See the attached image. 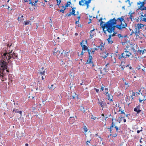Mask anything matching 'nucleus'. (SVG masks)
<instances>
[{"mask_svg":"<svg viewBox=\"0 0 146 146\" xmlns=\"http://www.w3.org/2000/svg\"><path fill=\"white\" fill-rule=\"evenodd\" d=\"M124 17L121 16L115 19V18L111 19L106 23L103 25V22L102 21V18H101L99 20L100 23V25L103 29L104 33L107 31L109 33L112 32L113 33L111 36H113L115 35V33L114 32L115 28H116L119 30H122L124 29H126L127 26V23L125 22Z\"/></svg>","mask_w":146,"mask_h":146,"instance_id":"nucleus-1","label":"nucleus"},{"mask_svg":"<svg viewBox=\"0 0 146 146\" xmlns=\"http://www.w3.org/2000/svg\"><path fill=\"white\" fill-rule=\"evenodd\" d=\"M13 50L8 53L5 52L2 57L0 60V78L2 81H5L7 79V73L5 72L6 70L7 72H9V69L7 67V64L6 60H9L12 58L11 53Z\"/></svg>","mask_w":146,"mask_h":146,"instance_id":"nucleus-2","label":"nucleus"},{"mask_svg":"<svg viewBox=\"0 0 146 146\" xmlns=\"http://www.w3.org/2000/svg\"><path fill=\"white\" fill-rule=\"evenodd\" d=\"M82 51L81 52V54L82 55L84 54V52H83V50H87L88 52V53L89 54V59L87 60V64H90L92 65V66H94V64H93L92 62V56L90 55V50L88 49V47L87 46H86L85 47H83L82 48Z\"/></svg>","mask_w":146,"mask_h":146,"instance_id":"nucleus-3","label":"nucleus"},{"mask_svg":"<svg viewBox=\"0 0 146 146\" xmlns=\"http://www.w3.org/2000/svg\"><path fill=\"white\" fill-rule=\"evenodd\" d=\"M124 50H127L129 52H130L131 53L135 52L134 45L131 44H127L124 48Z\"/></svg>","mask_w":146,"mask_h":146,"instance_id":"nucleus-4","label":"nucleus"},{"mask_svg":"<svg viewBox=\"0 0 146 146\" xmlns=\"http://www.w3.org/2000/svg\"><path fill=\"white\" fill-rule=\"evenodd\" d=\"M146 3V0H144L142 2L139 1L137 3V5H140L139 9L141 11L146 10V7L144 6L145 4Z\"/></svg>","mask_w":146,"mask_h":146,"instance_id":"nucleus-5","label":"nucleus"},{"mask_svg":"<svg viewBox=\"0 0 146 146\" xmlns=\"http://www.w3.org/2000/svg\"><path fill=\"white\" fill-rule=\"evenodd\" d=\"M40 75L42 76V80H43L44 79L46 78V76L45 75V70H44V67H42L41 68V70L40 71V72H39Z\"/></svg>","mask_w":146,"mask_h":146,"instance_id":"nucleus-6","label":"nucleus"},{"mask_svg":"<svg viewBox=\"0 0 146 146\" xmlns=\"http://www.w3.org/2000/svg\"><path fill=\"white\" fill-rule=\"evenodd\" d=\"M54 50L53 54L57 57H60L62 55V53L60 51L58 50L57 48H55Z\"/></svg>","mask_w":146,"mask_h":146,"instance_id":"nucleus-7","label":"nucleus"},{"mask_svg":"<svg viewBox=\"0 0 146 146\" xmlns=\"http://www.w3.org/2000/svg\"><path fill=\"white\" fill-rule=\"evenodd\" d=\"M140 21L141 22H146V13L144 14H141L140 16ZM146 30V26L145 27Z\"/></svg>","mask_w":146,"mask_h":146,"instance_id":"nucleus-8","label":"nucleus"},{"mask_svg":"<svg viewBox=\"0 0 146 146\" xmlns=\"http://www.w3.org/2000/svg\"><path fill=\"white\" fill-rule=\"evenodd\" d=\"M134 110L137 112V114H139L140 113H141L142 114L143 113V111L140 110V105L137 106L136 108H134Z\"/></svg>","mask_w":146,"mask_h":146,"instance_id":"nucleus-9","label":"nucleus"},{"mask_svg":"<svg viewBox=\"0 0 146 146\" xmlns=\"http://www.w3.org/2000/svg\"><path fill=\"white\" fill-rule=\"evenodd\" d=\"M125 51L122 53L124 56V58H125L127 57H129L130 55L131 54L130 52H129L126 50H124Z\"/></svg>","mask_w":146,"mask_h":146,"instance_id":"nucleus-10","label":"nucleus"},{"mask_svg":"<svg viewBox=\"0 0 146 146\" xmlns=\"http://www.w3.org/2000/svg\"><path fill=\"white\" fill-rule=\"evenodd\" d=\"M115 127V128L116 131L117 132L119 131V130L120 131V130L119 129L118 127H117L116 126H115V123L114 122H112L111 124V125L110 126V127L109 128H108V129H109L110 132H111V129L113 127ZM119 132H120V131H119Z\"/></svg>","mask_w":146,"mask_h":146,"instance_id":"nucleus-11","label":"nucleus"},{"mask_svg":"<svg viewBox=\"0 0 146 146\" xmlns=\"http://www.w3.org/2000/svg\"><path fill=\"white\" fill-rule=\"evenodd\" d=\"M101 57L104 58L105 59L109 55V53L107 52L106 50L104 51L101 54Z\"/></svg>","mask_w":146,"mask_h":146,"instance_id":"nucleus-12","label":"nucleus"},{"mask_svg":"<svg viewBox=\"0 0 146 146\" xmlns=\"http://www.w3.org/2000/svg\"><path fill=\"white\" fill-rule=\"evenodd\" d=\"M98 104H99L102 108V110L103 108H104L106 106V102L102 101H100L99 99H98Z\"/></svg>","mask_w":146,"mask_h":146,"instance_id":"nucleus-13","label":"nucleus"},{"mask_svg":"<svg viewBox=\"0 0 146 146\" xmlns=\"http://www.w3.org/2000/svg\"><path fill=\"white\" fill-rule=\"evenodd\" d=\"M76 9V8H75V7H73V8H72V11L71 12H70V13H67L66 15L65 16L69 17L70 16H71V15H73L74 16H76V14H75V11L74 10V9Z\"/></svg>","mask_w":146,"mask_h":146,"instance_id":"nucleus-14","label":"nucleus"},{"mask_svg":"<svg viewBox=\"0 0 146 146\" xmlns=\"http://www.w3.org/2000/svg\"><path fill=\"white\" fill-rule=\"evenodd\" d=\"M134 32L136 37L137 38L138 37H139V36L140 35V31L138 29L135 28L134 29Z\"/></svg>","mask_w":146,"mask_h":146,"instance_id":"nucleus-15","label":"nucleus"},{"mask_svg":"<svg viewBox=\"0 0 146 146\" xmlns=\"http://www.w3.org/2000/svg\"><path fill=\"white\" fill-rule=\"evenodd\" d=\"M145 25L141 23H138L135 27L136 29L139 30L140 29L144 27Z\"/></svg>","mask_w":146,"mask_h":146,"instance_id":"nucleus-16","label":"nucleus"},{"mask_svg":"<svg viewBox=\"0 0 146 146\" xmlns=\"http://www.w3.org/2000/svg\"><path fill=\"white\" fill-rule=\"evenodd\" d=\"M13 111L15 113H19L21 115V117L22 116V111H19V109H16L14 108L13 109Z\"/></svg>","mask_w":146,"mask_h":146,"instance_id":"nucleus-17","label":"nucleus"},{"mask_svg":"<svg viewBox=\"0 0 146 146\" xmlns=\"http://www.w3.org/2000/svg\"><path fill=\"white\" fill-rule=\"evenodd\" d=\"M95 30V29H93L90 32V38H92L93 37H94V36L95 34V33L94 31Z\"/></svg>","mask_w":146,"mask_h":146,"instance_id":"nucleus-18","label":"nucleus"},{"mask_svg":"<svg viewBox=\"0 0 146 146\" xmlns=\"http://www.w3.org/2000/svg\"><path fill=\"white\" fill-rule=\"evenodd\" d=\"M111 35H109V38L107 39L108 43L112 44L113 43V41L111 40Z\"/></svg>","mask_w":146,"mask_h":146,"instance_id":"nucleus-19","label":"nucleus"},{"mask_svg":"<svg viewBox=\"0 0 146 146\" xmlns=\"http://www.w3.org/2000/svg\"><path fill=\"white\" fill-rule=\"evenodd\" d=\"M103 44V43H101L99 46H96V47L99 48L101 51H102L104 48V46Z\"/></svg>","mask_w":146,"mask_h":146,"instance_id":"nucleus-20","label":"nucleus"},{"mask_svg":"<svg viewBox=\"0 0 146 146\" xmlns=\"http://www.w3.org/2000/svg\"><path fill=\"white\" fill-rule=\"evenodd\" d=\"M83 129L84 131V133L85 134V136H86V137H88L89 135H88L86 133L88 131V129H87V128L86 127V126L84 125V128H83Z\"/></svg>","mask_w":146,"mask_h":146,"instance_id":"nucleus-21","label":"nucleus"},{"mask_svg":"<svg viewBox=\"0 0 146 146\" xmlns=\"http://www.w3.org/2000/svg\"><path fill=\"white\" fill-rule=\"evenodd\" d=\"M143 98H142L141 97H140L139 99V102L140 103H142V101H144L146 100V99H145V94H143Z\"/></svg>","mask_w":146,"mask_h":146,"instance_id":"nucleus-22","label":"nucleus"},{"mask_svg":"<svg viewBox=\"0 0 146 146\" xmlns=\"http://www.w3.org/2000/svg\"><path fill=\"white\" fill-rule=\"evenodd\" d=\"M85 0H81V1H79V4L80 6H83L86 4V3H85Z\"/></svg>","mask_w":146,"mask_h":146,"instance_id":"nucleus-23","label":"nucleus"},{"mask_svg":"<svg viewBox=\"0 0 146 146\" xmlns=\"http://www.w3.org/2000/svg\"><path fill=\"white\" fill-rule=\"evenodd\" d=\"M12 58H13L14 59L17 58V54L16 53L14 52L13 53L12 55H11Z\"/></svg>","mask_w":146,"mask_h":146,"instance_id":"nucleus-24","label":"nucleus"},{"mask_svg":"<svg viewBox=\"0 0 146 146\" xmlns=\"http://www.w3.org/2000/svg\"><path fill=\"white\" fill-rule=\"evenodd\" d=\"M125 117L121 115V117L118 118V120H119V123H120L121 122L122 120H123L124 118Z\"/></svg>","mask_w":146,"mask_h":146,"instance_id":"nucleus-25","label":"nucleus"},{"mask_svg":"<svg viewBox=\"0 0 146 146\" xmlns=\"http://www.w3.org/2000/svg\"><path fill=\"white\" fill-rule=\"evenodd\" d=\"M81 44H84V45H87V40H82V41L80 42V45Z\"/></svg>","mask_w":146,"mask_h":146,"instance_id":"nucleus-26","label":"nucleus"},{"mask_svg":"<svg viewBox=\"0 0 146 146\" xmlns=\"http://www.w3.org/2000/svg\"><path fill=\"white\" fill-rule=\"evenodd\" d=\"M141 66L143 67V68L144 67L141 64L140 65H138L137 67V68L138 69V70H139L141 69H142V70L143 71H144V69H143V68H141Z\"/></svg>","mask_w":146,"mask_h":146,"instance_id":"nucleus-27","label":"nucleus"},{"mask_svg":"<svg viewBox=\"0 0 146 146\" xmlns=\"http://www.w3.org/2000/svg\"><path fill=\"white\" fill-rule=\"evenodd\" d=\"M71 4V2L70 1H68L67 2L66 4L64 6L65 8L68 7L70 6V5Z\"/></svg>","mask_w":146,"mask_h":146,"instance_id":"nucleus-28","label":"nucleus"},{"mask_svg":"<svg viewBox=\"0 0 146 146\" xmlns=\"http://www.w3.org/2000/svg\"><path fill=\"white\" fill-rule=\"evenodd\" d=\"M134 14V13H132L130 14L129 17L130 19L131 20H132V19H135L134 18V17L133 16V15Z\"/></svg>","mask_w":146,"mask_h":146,"instance_id":"nucleus-29","label":"nucleus"},{"mask_svg":"<svg viewBox=\"0 0 146 146\" xmlns=\"http://www.w3.org/2000/svg\"><path fill=\"white\" fill-rule=\"evenodd\" d=\"M62 7L63 8V9H60V12H61L62 13H64V10L66 9V8L64 5L62 6Z\"/></svg>","mask_w":146,"mask_h":146,"instance_id":"nucleus-30","label":"nucleus"},{"mask_svg":"<svg viewBox=\"0 0 146 146\" xmlns=\"http://www.w3.org/2000/svg\"><path fill=\"white\" fill-rule=\"evenodd\" d=\"M29 4H31L32 5V6H34L35 7H36L37 6V4H36V3H35L34 4H33V2L32 1H31L29 2Z\"/></svg>","mask_w":146,"mask_h":146,"instance_id":"nucleus-31","label":"nucleus"},{"mask_svg":"<svg viewBox=\"0 0 146 146\" xmlns=\"http://www.w3.org/2000/svg\"><path fill=\"white\" fill-rule=\"evenodd\" d=\"M124 58V56L123 54H122V53L121 54V55L119 56L118 59L120 60H121L122 58Z\"/></svg>","mask_w":146,"mask_h":146,"instance_id":"nucleus-32","label":"nucleus"},{"mask_svg":"<svg viewBox=\"0 0 146 146\" xmlns=\"http://www.w3.org/2000/svg\"><path fill=\"white\" fill-rule=\"evenodd\" d=\"M145 51V50L144 49L143 50H138V52H139L140 53H142V54H143L145 53V52H144Z\"/></svg>","mask_w":146,"mask_h":146,"instance_id":"nucleus-33","label":"nucleus"},{"mask_svg":"<svg viewBox=\"0 0 146 146\" xmlns=\"http://www.w3.org/2000/svg\"><path fill=\"white\" fill-rule=\"evenodd\" d=\"M77 18L78 19V20L79 21V20L80 19V15L79 14V13L78 11H77Z\"/></svg>","mask_w":146,"mask_h":146,"instance_id":"nucleus-34","label":"nucleus"},{"mask_svg":"<svg viewBox=\"0 0 146 146\" xmlns=\"http://www.w3.org/2000/svg\"><path fill=\"white\" fill-rule=\"evenodd\" d=\"M56 1L57 3V5L59 6L61 2V0H56Z\"/></svg>","mask_w":146,"mask_h":146,"instance_id":"nucleus-35","label":"nucleus"},{"mask_svg":"<svg viewBox=\"0 0 146 146\" xmlns=\"http://www.w3.org/2000/svg\"><path fill=\"white\" fill-rule=\"evenodd\" d=\"M140 142L141 143H143L145 142V141L144 140L143 138L141 137V139L140 140Z\"/></svg>","mask_w":146,"mask_h":146,"instance_id":"nucleus-36","label":"nucleus"},{"mask_svg":"<svg viewBox=\"0 0 146 146\" xmlns=\"http://www.w3.org/2000/svg\"><path fill=\"white\" fill-rule=\"evenodd\" d=\"M30 22V21H26L24 23V25H28Z\"/></svg>","mask_w":146,"mask_h":146,"instance_id":"nucleus-37","label":"nucleus"},{"mask_svg":"<svg viewBox=\"0 0 146 146\" xmlns=\"http://www.w3.org/2000/svg\"><path fill=\"white\" fill-rule=\"evenodd\" d=\"M54 85L53 84H52L50 87H49V86H48V88L49 89H51L52 90H54V88L53 87Z\"/></svg>","mask_w":146,"mask_h":146,"instance_id":"nucleus-38","label":"nucleus"},{"mask_svg":"<svg viewBox=\"0 0 146 146\" xmlns=\"http://www.w3.org/2000/svg\"><path fill=\"white\" fill-rule=\"evenodd\" d=\"M121 113L122 114H123V115H121L122 116H123L124 117H125L126 116L125 114V113L123 112V110H122V111H121Z\"/></svg>","mask_w":146,"mask_h":146,"instance_id":"nucleus-39","label":"nucleus"},{"mask_svg":"<svg viewBox=\"0 0 146 146\" xmlns=\"http://www.w3.org/2000/svg\"><path fill=\"white\" fill-rule=\"evenodd\" d=\"M94 52H95V51L93 49L92 50V51H91L90 50V54H91L92 55V54H94ZM90 55H91L90 54Z\"/></svg>","mask_w":146,"mask_h":146,"instance_id":"nucleus-40","label":"nucleus"},{"mask_svg":"<svg viewBox=\"0 0 146 146\" xmlns=\"http://www.w3.org/2000/svg\"><path fill=\"white\" fill-rule=\"evenodd\" d=\"M129 30L130 31H131V33L130 34V35H132L134 33V31H133L132 29H130Z\"/></svg>","mask_w":146,"mask_h":146,"instance_id":"nucleus-41","label":"nucleus"},{"mask_svg":"<svg viewBox=\"0 0 146 146\" xmlns=\"http://www.w3.org/2000/svg\"><path fill=\"white\" fill-rule=\"evenodd\" d=\"M91 1L90 0H89V1H85V3H86V4H89L91 2Z\"/></svg>","mask_w":146,"mask_h":146,"instance_id":"nucleus-42","label":"nucleus"},{"mask_svg":"<svg viewBox=\"0 0 146 146\" xmlns=\"http://www.w3.org/2000/svg\"><path fill=\"white\" fill-rule=\"evenodd\" d=\"M18 19V21H23L24 20V19H22L21 18V17H19Z\"/></svg>","mask_w":146,"mask_h":146,"instance_id":"nucleus-43","label":"nucleus"},{"mask_svg":"<svg viewBox=\"0 0 146 146\" xmlns=\"http://www.w3.org/2000/svg\"><path fill=\"white\" fill-rule=\"evenodd\" d=\"M110 95L109 94H108V100H110V101H112V99L111 98H110Z\"/></svg>","mask_w":146,"mask_h":146,"instance_id":"nucleus-44","label":"nucleus"},{"mask_svg":"<svg viewBox=\"0 0 146 146\" xmlns=\"http://www.w3.org/2000/svg\"><path fill=\"white\" fill-rule=\"evenodd\" d=\"M105 90H106V91L105 92V93H106V94H108V88H105Z\"/></svg>","mask_w":146,"mask_h":146,"instance_id":"nucleus-45","label":"nucleus"},{"mask_svg":"<svg viewBox=\"0 0 146 146\" xmlns=\"http://www.w3.org/2000/svg\"><path fill=\"white\" fill-rule=\"evenodd\" d=\"M38 89L40 91H42L43 90V88L42 86H40L39 87Z\"/></svg>","mask_w":146,"mask_h":146,"instance_id":"nucleus-46","label":"nucleus"},{"mask_svg":"<svg viewBox=\"0 0 146 146\" xmlns=\"http://www.w3.org/2000/svg\"><path fill=\"white\" fill-rule=\"evenodd\" d=\"M125 68V66L124 65H123L121 66V69L123 70L124 68Z\"/></svg>","mask_w":146,"mask_h":146,"instance_id":"nucleus-47","label":"nucleus"},{"mask_svg":"<svg viewBox=\"0 0 146 146\" xmlns=\"http://www.w3.org/2000/svg\"><path fill=\"white\" fill-rule=\"evenodd\" d=\"M96 118V117H93V115H92L91 119H93L94 120H95Z\"/></svg>","mask_w":146,"mask_h":146,"instance_id":"nucleus-48","label":"nucleus"},{"mask_svg":"<svg viewBox=\"0 0 146 146\" xmlns=\"http://www.w3.org/2000/svg\"><path fill=\"white\" fill-rule=\"evenodd\" d=\"M117 36L119 38H120L122 37L121 35L120 34H118Z\"/></svg>","mask_w":146,"mask_h":146,"instance_id":"nucleus-49","label":"nucleus"},{"mask_svg":"<svg viewBox=\"0 0 146 146\" xmlns=\"http://www.w3.org/2000/svg\"><path fill=\"white\" fill-rule=\"evenodd\" d=\"M135 93L134 92H133L132 93V95H131V97L133 96H135Z\"/></svg>","mask_w":146,"mask_h":146,"instance_id":"nucleus-50","label":"nucleus"},{"mask_svg":"<svg viewBox=\"0 0 146 146\" xmlns=\"http://www.w3.org/2000/svg\"><path fill=\"white\" fill-rule=\"evenodd\" d=\"M93 49L94 50V51H95V50L97 51L98 50H99V48H94Z\"/></svg>","mask_w":146,"mask_h":146,"instance_id":"nucleus-51","label":"nucleus"},{"mask_svg":"<svg viewBox=\"0 0 146 146\" xmlns=\"http://www.w3.org/2000/svg\"><path fill=\"white\" fill-rule=\"evenodd\" d=\"M109 65V63H108L106 65V67H108V66Z\"/></svg>","mask_w":146,"mask_h":146,"instance_id":"nucleus-52","label":"nucleus"},{"mask_svg":"<svg viewBox=\"0 0 146 146\" xmlns=\"http://www.w3.org/2000/svg\"><path fill=\"white\" fill-rule=\"evenodd\" d=\"M108 117V116H107H107H106V117H105H105H104V118H103V120H104H104H106V119H107Z\"/></svg>","mask_w":146,"mask_h":146,"instance_id":"nucleus-53","label":"nucleus"},{"mask_svg":"<svg viewBox=\"0 0 146 146\" xmlns=\"http://www.w3.org/2000/svg\"><path fill=\"white\" fill-rule=\"evenodd\" d=\"M86 45H84V44H83V45H82V44H81V46L82 47V48L83 47H85V46H86Z\"/></svg>","mask_w":146,"mask_h":146,"instance_id":"nucleus-54","label":"nucleus"},{"mask_svg":"<svg viewBox=\"0 0 146 146\" xmlns=\"http://www.w3.org/2000/svg\"><path fill=\"white\" fill-rule=\"evenodd\" d=\"M12 45V44H11L10 45H9V44H7V46L8 47H10Z\"/></svg>","mask_w":146,"mask_h":146,"instance_id":"nucleus-55","label":"nucleus"},{"mask_svg":"<svg viewBox=\"0 0 146 146\" xmlns=\"http://www.w3.org/2000/svg\"><path fill=\"white\" fill-rule=\"evenodd\" d=\"M142 131V129L140 130H137V133H139V132H140V131Z\"/></svg>","mask_w":146,"mask_h":146,"instance_id":"nucleus-56","label":"nucleus"},{"mask_svg":"<svg viewBox=\"0 0 146 146\" xmlns=\"http://www.w3.org/2000/svg\"><path fill=\"white\" fill-rule=\"evenodd\" d=\"M122 109L121 108V107H119V111H122Z\"/></svg>","mask_w":146,"mask_h":146,"instance_id":"nucleus-57","label":"nucleus"},{"mask_svg":"<svg viewBox=\"0 0 146 146\" xmlns=\"http://www.w3.org/2000/svg\"><path fill=\"white\" fill-rule=\"evenodd\" d=\"M95 90L98 93L99 92V90L97 89H95Z\"/></svg>","mask_w":146,"mask_h":146,"instance_id":"nucleus-58","label":"nucleus"},{"mask_svg":"<svg viewBox=\"0 0 146 146\" xmlns=\"http://www.w3.org/2000/svg\"><path fill=\"white\" fill-rule=\"evenodd\" d=\"M90 141H89L88 140L86 142V143L87 145H88V143H90Z\"/></svg>","mask_w":146,"mask_h":146,"instance_id":"nucleus-59","label":"nucleus"},{"mask_svg":"<svg viewBox=\"0 0 146 146\" xmlns=\"http://www.w3.org/2000/svg\"><path fill=\"white\" fill-rule=\"evenodd\" d=\"M87 6L86 9H88L89 7V4H85Z\"/></svg>","mask_w":146,"mask_h":146,"instance_id":"nucleus-60","label":"nucleus"},{"mask_svg":"<svg viewBox=\"0 0 146 146\" xmlns=\"http://www.w3.org/2000/svg\"><path fill=\"white\" fill-rule=\"evenodd\" d=\"M36 29H37L38 28V24L37 23H36Z\"/></svg>","mask_w":146,"mask_h":146,"instance_id":"nucleus-61","label":"nucleus"},{"mask_svg":"<svg viewBox=\"0 0 146 146\" xmlns=\"http://www.w3.org/2000/svg\"><path fill=\"white\" fill-rule=\"evenodd\" d=\"M101 115L103 117V118L104 117V114H103V113ZM103 117H102V119H103Z\"/></svg>","mask_w":146,"mask_h":146,"instance_id":"nucleus-62","label":"nucleus"},{"mask_svg":"<svg viewBox=\"0 0 146 146\" xmlns=\"http://www.w3.org/2000/svg\"><path fill=\"white\" fill-rule=\"evenodd\" d=\"M123 121L124 122H126V120L124 118V119H123Z\"/></svg>","mask_w":146,"mask_h":146,"instance_id":"nucleus-63","label":"nucleus"},{"mask_svg":"<svg viewBox=\"0 0 146 146\" xmlns=\"http://www.w3.org/2000/svg\"><path fill=\"white\" fill-rule=\"evenodd\" d=\"M29 145L28 143H27L25 144V146H28Z\"/></svg>","mask_w":146,"mask_h":146,"instance_id":"nucleus-64","label":"nucleus"}]
</instances>
